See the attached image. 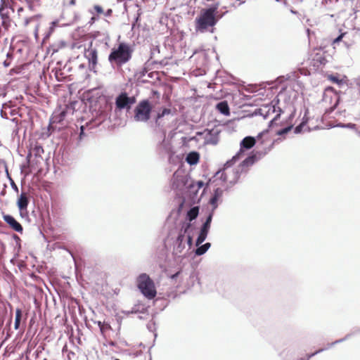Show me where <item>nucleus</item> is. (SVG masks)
I'll return each mask as SVG.
<instances>
[{
	"label": "nucleus",
	"instance_id": "nucleus-33",
	"mask_svg": "<svg viewBox=\"0 0 360 360\" xmlns=\"http://www.w3.org/2000/svg\"><path fill=\"white\" fill-rule=\"evenodd\" d=\"M196 186H197L196 192H198V191L204 186V183L202 181H198V182H196Z\"/></svg>",
	"mask_w": 360,
	"mask_h": 360
},
{
	"label": "nucleus",
	"instance_id": "nucleus-26",
	"mask_svg": "<svg viewBox=\"0 0 360 360\" xmlns=\"http://www.w3.org/2000/svg\"><path fill=\"white\" fill-rule=\"evenodd\" d=\"M171 113V110L169 108H164L158 114V119H160L163 117L165 115H169Z\"/></svg>",
	"mask_w": 360,
	"mask_h": 360
},
{
	"label": "nucleus",
	"instance_id": "nucleus-36",
	"mask_svg": "<svg viewBox=\"0 0 360 360\" xmlns=\"http://www.w3.org/2000/svg\"><path fill=\"white\" fill-rule=\"evenodd\" d=\"M107 343L110 345V346H112V347H115L117 345V343L112 340H108L107 341Z\"/></svg>",
	"mask_w": 360,
	"mask_h": 360
},
{
	"label": "nucleus",
	"instance_id": "nucleus-34",
	"mask_svg": "<svg viewBox=\"0 0 360 360\" xmlns=\"http://www.w3.org/2000/svg\"><path fill=\"white\" fill-rule=\"evenodd\" d=\"M36 150L37 154H39L41 152H44L42 147L36 146L34 148Z\"/></svg>",
	"mask_w": 360,
	"mask_h": 360
},
{
	"label": "nucleus",
	"instance_id": "nucleus-43",
	"mask_svg": "<svg viewBox=\"0 0 360 360\" xmlns=\"http://www.w3.org/2000/svg\"><path fill=\"white\" fill-rule=\"evenodd\" d=\"M69 4L70 5H75L76 4V0H70Z\"/></svg>",
	"mask_w": 360,
	"mask_h": 360
},
{
	"label": "nucleus",
	"instance_id": "nucleus-5",
	"mask_svg": "<svg viewBox=\"0 0 360 360\" xmlns=\"http://www.w3.org/2000/svg\"><path fill=\"white\" fill-rule=\"evenodd\" d=\"M136 103V98L134 96H128L126 92L121 93L115 100L116 108L119 110L122 109H130L131 105Z\"/></svg>",
	"mask_w": 360,
	"mask_h": 360
},
{
	"label": "nucleus",
	"instance_id": "nucleus-19",
	"mask_svg": "<svg viewBox=\"0 0 360 360\" xmlns=\"http://www.w3.org/2000/svg\"><path fill=\"white\" fill-rule=\"evenodd\" d=\"M199 208L198 207H193L187 213L189 221L194 220L198 215Z\"/></svg>",
	"mask_w": 360,
	"mask_h": 360
},
{
	"label": "nucleus",
	"instance_id": "nucleus-16",
	"mask_svg": "<svg viewBox=\"0 0 360 360\" xmlns=\"http://www.w3.org/2000/svg\"><path fill=\"white\" fill-rule=\"evenodd\" d=\"M216 108L221 114L224 115H229L230 109L227 101H224L219 102V103L217 104Z\"/></svg>",
	"mask_w": 360,
	"mask_h": 360
},
{
	"label": "nucleus",
	"instance_id": "nucleus-30",
	"mask_svg": "<svg viewBox=\"0 0 360 360\" xmlns=\"http://www.w3.org/2000/svg\"><path fill=\"white\" fill-rule=\"evenodd\" d=\"M212 214H210L205 222L203 224V225H206L207 227L210 228V224H211V221H212Z\"/></svg>",
	"mask_w": 360,
	"mask_h": 360
},
{
	"label": "nucleus",
	"instance_id": "nucleus-17",
	"mask_svg": "<svg viewBox=\"0 0 360 360\" xmlns=\"http://www.w3.org/2000/svg\"><path fill=\"white\" fill-rule=\"evenodd\" d=\"M200 155L197 152H191L189 153L186 158V162L191 165H196L199 162Z\"/></svg>",
	"mask_w": 360,
	"mask_h": 360
},
{
	"label": "nucleus",
	"instance_id": "nucleus-21",
	"mask_svg": "<svg viewBox=\"0 0 360 360\" xmlns=\"http://www.w3.org/2000/svg\"><path fill=\"white\" fill-rule=\"evenodd\" d=\"M210 245H211L210 243H207L198 247L195 250V254L197 255H202L205 254L207 252V250L210 248Z\"/></svg>",
	"mask_w": 360,
	"mask_h": 360
},
{
	"label": "nucleus",
	"instance_id": "nucleus-11",
	"mask_svg": "<svg viewBox=\"0 0 360 360\" xmlns=\"http://www.w3.org/2000/svg\"><path fill=\"white\" fill-rule=\"evenodd\" d=\"M4 220L9 225V226L14 231L22 233L23 231L21 224L18 222L15 218L11 215L6 214L3 217Z\"/></svg>",
	"mask_w": 360,
	"mask_h": 360
},
{
	"label": "nucleus",
	"instance_id": "nucleus-42",
	"mask_svg": "<svg viewBox=\"0 0 360 360\" xmlns=\"http://www.w3.org/2000/svg\"><path fill=\"white\" fill-rule=\"evenodd\" d=\"M282 139H275L273 143H272V146H274L276 143H278L279 141H281Z\"/></svg>",
	"mask_w": 360,
	"mask_h": 360
},
{
	"label": "nucleus",
	"instance_id": "nucleus-18",
	"mask_svg": "<svg viewBox=\"0 0 360 360\" xmlns=\"http://www.w3.org/2000/svg\"><path fill=\"white\" fill-rule=\"evenodd\" d=\"M222 194H223V191L221 188H218L214 191V195L210 199V203L212 205H214V207H217V202L218 200L221 197Z\"/></svg>",
	"mask_w": 360,
	"mask_h": 360
},
{
	"label": "nucleus",
	"instance_id": "nucleus-37",
	"mask_svg": "<svg viewBox=\"0 0 360 360\" xmlns=\"http://www.w3.org/2000/svg\"><path fill=\"white\" fill-rule=\"evenodd\" d=\"M268 131H264L262 133L259 134L257 136V139H259L262 136H264L265 134H266Z\"/></svg>",
	"mask_w": 360,
	"mask_h": 360
},
{
	"label": "nucleus",
	"instance_id": "nucleus-23",
	"mask_svg": "<svg viewBox=\"0 0 360 360\" xmlns=\"http://www.w3.org/2000/svg\"><path fill=\"white\" fill-rule=\"evenodd\" d=\"M1 25L6 29V30H8V27H10L11 25V19L9 18V16H6V17H4V19L2 20V22H1Z\"/></svg>",
	"mask_w": 360,
	"mask_h": 360
},
{
	"label": "nucleus",
	"instance_id": "nucleus-15",
	"mask_svg": "<svg viewBox=\"0 0 360 360\" xmlns=\"http://www.w3.org/2000/svg\"><path fill=\"white\" fill-rule=\"evenodd\" d=\"M238 159V156L237 155H235L232 158L231 160L227 161L226 162V164L224 165V171L221 172V176H220V178L224 181V182H228V178H227V174H226V169L228 168L229 167H231L232 165H233L236 161Z\"/></svg>",
	"mask_w": 360,
	"mask_h": 360
},
{
	"label": "nucleus",
	"instance_id": "nucleus-10",
	"mask_svg": "<svg viewBox=\"0 0 360 360\" xmlns=\"http://www.w3.org/2000/svg\"><path fill=\"white\" fill-rule=\"evenodd\" d=\"M67 109L68 107L65 106L63 108H59L58 109L56 110L51 118V124L61 123L66 116Z\"/></svg>",
	"mask_w": 360,
	"mask_h": 360
},
{
	"label": "nucleus",
	"instance_id": "nucleus-32",
	"mask_svg": "<svg viewBox=\"0 0 360 360\" xmlns=\"http://www.w3.org/2000/svg\"><path fill=\"white\" fill-rule=\"evenodd\" d=\"M94 9L98 13H102L103 12L102 7L98 5L94 6Z\"/></svg>",
	"mask_w": 360,
	"mask_h": 360
},
{
	"label": "nucleus",
	"instance_id": "nucleus-12",
	"mask_svg": "<svg viewBox=\"0 0 360 360\" xmlns=\"http://www.w3.org/2000/svg\"><path fill=\"white\" fill-rule=\"evenodd\" d=\"M256 143V139L252 136H246L240 142V151L252 148Z\"/></svg>",
	"mask_w": 360,
	"mask_h": 360
},
{
	"label": "nucleus",
	"instance_id": "nucleus-25",
	"mask_svg": "<svg viewBox=\"0 0 360 360\" xmlns=\"http://www.w3.org/2000/svg\"><path fill=\"white\" fill-rule=\"evenodd\" d=\"M255 156L252 155V156L248 157L245 160H243V164L244 165H252L255 162Z\"/></svg>",
	"mask_w": 360,
	"mask_h": 360
},
{
	"label": "nucleus",
	"instance_id": "nucleus-8",
	"mask_svg": "<svg viewBox=\"0 0 360 360\" xmlns=\"http://www.w3.org/2000/svg\"><path fill=\"white\" fill-rule=\"evenodd\" d=\"M327 79L331 82L336 84L340 88L347 89L349 86V80L345 75L341 76L338 74L328 75H327Z\"/></svg>",
	"mask_w": 360,
	"mask_h": 360
},
{
	"label": "nucleus",
	"instance_id": "nucleus-13",
	"mask_svg": "<svg viewBox=\"0 0 360 360\" xmlns=\"http://www.w3.org/2000/svg\"><path fill=\"white\" fill-rule=\"evenodd\" d=\"M210 228L206 225H202L200 234L196 240V245H199L202 243L207 238Z\"/></svg>",
	"mask_w": 360,
	"mask_h": 360
},
{
	"label": "nucleus",
	"instance_id": "nucleus-38",
	"mask_svg": "<svg viewBox=\"0 0 360 360\" xmlns=\"http://www.w3.org/2000/svg\"><path fill=\"white\" fill-rule=\"evenodd\" d=\"M104 322H105V321H103V322H102V321H100L97 322V324H98V327H99V328H100V330H101V328H102V327H103V326Z\"/></svg>",
	"mask_w": 360,
	"mask_h": 360
},
{
	"label": "nucleus",
	"instance_id": "nucleus-45",
	"mask_svg": "<svg viewBox=\"0 0 360 360\" xmlns=\"http://www.w3.org/2000/svg\"><path fill=\"white\" fill-rule=\"evenodd\" d=\"M30 156H31V153H30L27 155V158L28 161L30 160Z\"/></svg>",
	"mask_w": 360,
	"mask_h": 360
},
{
	"label": "nucleus",
	"instance_id": "nucleus-29",
	"mask_svg": "<svg viewBox=\"0 0 360 360\" xmlns=\"http://www.w3.org/2000/svg\"><path fill=\"white\" fill-rule=\"evenodd\" d=\"M323 350V349H319V350H317L316 352H314V353H312V354H307V358H306L305 359H301V360H309V359H310V358H311L312 356H314V355H316V354H318V353H319V352H322Z\"/></svg>",
	"mask_w": 360,
	"mask_h": 360
},
{
	"label": "nucleus",
	"instance_id": "nucleus-22",
	"mask_svg": "<svg viewBox=\"0 0 360 360\" xmlns=\"http://www.w3.org/2000/svg\"><path fill=\"white\" fill-rule=\"evenodd\" d=\"M112 330V327L110 323L107 322H104L103 326L101 330V333L103 336H105V334L108 331Z\"/></svg>",
	"mask_w": 360,
	"mask_h": 360
},
{
	"label": "nucleus",
	"instance_id": "nucleus-27",
	"mask_svg": "<svg viewBox=\"0 0 360 360\" xmlns=\"http://www.w3.org/2000/svg\"><path fill=\"white\" fill-rule=\"evenodd\" d=\"M345 34H346V32L340 34L337 38L333 39L332 44L333 46H335L336 44L339 43L340 41H342V39L345 36Z\"/></svg>",
	"mask_w": 360,
	"mask_h": 360
},
{
	"label": "nucleus",
	"instance_id": "nucleus-4",
	"mask_svg": "<svg viewBox=\"0 0 360 360\" xmlns=\"http://www.w3.org/2000/svg\"><path fill=\"white\" fill-rule=\"evenodd\" d=\"M152 105L148 100H143L139 103L134 109V119L136 122H147L150 117Z\"/></svg>",
	"mask_w": 360,
	"mask_h": 360
},
{
	"label": "nucleus",
	"instance_id": "nucleus-6",
	"mask_svg": "<svg viewBox=\"0 0 360 360\" xmlns=\"http://www.w3.org/2000/svg\"><path fill=\"white\" fill-rule=\"evenodd\" d=\"M311 53V60L313 63V65L317 68L319 67L326 65L327 63V59L325 55V52L322 49H316Z\"/></svg>",
	"mask_w": 360,
	"mask_h": 360
},
{
	"label": "nucleus",
	"instance_id": "nucleus-2",
	"mask_svg": "<svg viewBox=\"0 0 360 360\" xmlns=\"http://www.w3.org/2000/svg\"><path fill=\"white\" fill-rule=\"evenodd\" d=\"M133 51L129 44L120 42L111 49L108 56V61L112 66L120 68L131 59Z\"/></svg>",
	"mask_w": 360,
	"mask_h": 360
},
{
	"label": "nucleus",
	"instance_id": "nucleus-1",
	"mask_svg": "<svg viewBox=\"0 0 360 360\" xmlns=\"http://www.w3.org/2000/svg\"><path fill=\"white\" fill-rule=\"evenodd\" d=\"M219 2L214 3L210 8H202L195 20V26L197 31L204 32L210 27H214L223 14H219L218 9Z\"/></svg>",
	"mask_w": 360,
	"mask_h": 360
},
{
	"label": "nucleus",
	"instance_id": "nucleus-9",
	"mask_svg": "<svg viewBox=\"0 0 360 360\" xmlns=\"http://www.w3.org/2000/svg\"><path fill=\"white\" fill-rule=\"evenodd\" d=\"M29 205L28 194L22 192L19 195L17 200V206L19 209L20 214L22 215L24 213H27V206Z\"/></svg>",
	"mask_w": 360,
	"mask_h": 360
},
{
	"label": "nucleus",
	"instance_id": "nucleus-14",
	"mask_svg": "<svg viewBox=\"0 0 360 360\" xmlns=\"http://www.w3.org/2000/svg\"><path fill=\"white\" fill-rule=\"evenodd\" d=\"M40 18H41V15H35L31 16L30 18H26L23 20L22 25H23V26L27 27V26H28V25L30 22H35L36 23V31L37 32L38 28L39 27V21Z\"/></svg>",
	"mask_w": 360,
	"mask_h": 360
},
{
	"label": "nucleus",
	"instance_id": "nucleus-41",
	"mask_svg": "<svg viewBox=\"0 0 360 360\" xmlns=\"http://www.w3.org/2000/svg\"><path fill=\"white\" fill-rule=\"evenodd\" d=\"M325 90H326V91H333L334 88L332 86H328V87H326Z\"/></svg>",
	"mask_w": 360,
	"mask_h": 360
},
{
	"label": "nucleus",
	"instance_id": "nucleus-20",
	"mask_svg": "<svg viewBox=\"0 0 360 360\" xmlns=\"http://www.w3.org/2000/svg\"><path fill=\"white\" fill-rule=\"evenodd\" d=\"M21 318H22V310L20 309H17L15 310V324H14V328L15 330H18L20 327Z\"/></svg>",
	"mask_w": 360,
	"mask_h": 360
},
{
	"label": "nucleus",
	"instance_id": "nucleus-35",
	"mask_svg": "<svg viewBox=\"0 0 360 360\" xmlns=\"http://www.w3.org/2000/svg\"><path fill=\"white\" fill-rule=\"evenodd\" d=\"M302 128V124H300V125L297 126L295 128V133L298 134V133L301 132Z\"/></svg>",
	"mask_w": 360,
	"mask_h": 360
},
{
	"label": "nucleus",
	"instance_id": "nucleus-31",
	"mask_svg": "<svg viewBox=\"0 0 360 360\" xmlns=\"http://www.w3.org/2000/svg\"><path fill=\"white\" fill-rule=\"evenodd\" d=\"M3 6L1 4V7L0 8V15L1 16V19L3 20L4 19V17H6V16H8V15L7 13H5L4 11V9L3 8Z\"/></svg>",
	"mask_w": 360,
	"mask_h": 360
},
{
	"label": "nucleus",
	"instance_id": "nucleus-28",
	"mask_svg": "<svg viewBox=\"0 0 360 360\" xmlns=\"http://www.w3.org/2000/svg\"><path fill=\"white\" fill-rule=\"evenodd\" d=\"M58 21H53L49 27V34L52 33L54 31L55 27L58 25Z\"/></svg>",
	"mask_w": 360,
	"mask_h": 360
},
{
	"label": "nucleus",
	"instance_id": "nucleus-39",
	"mask_svg": "<svg viewBox=\"0 0 360 360\" xmlns=\"http://www.w3.org/2000/svg\"><path fill=\"white\" fill-rule=\"evenodd\" d=\"M11 185H12V187L15 190V191L18 192V188L16 186V184L14 183V181H12Z\"/></svg>",
	"mask_w": 360,
	"mask_h": 360
},
{
	"label": "nucleus",
	"instance_id": "nucleus-3",
	"mask_svg": "<svg viewBox=\"0 0 360 360\" xmlns=\"http://www.w3.org/2000/svg\"><path fill=\"white\" fill-rule=\"evenodd\" d=\"M136 283L138 288L146 298L152 300L156 296L155 283L148 274H141L136 279Z\"/></svg>",
	"mask_w": 360,
	"mask_h": 360
},
{
	"label": "nucleus",
	"instance_id": "nucleus-40",
	"mask_svg": "<svg viewBox=\"0 0 360 360\" xmlns=\"http://www.w3.org/2000/svg\"><path fill=\"white\" fill-rule=\"evenodd\" d=\"M179 274H180V271L176 272V274H174L172 276H171V278L174 279V278H176L179 276Z\"/></svg>",
	"mask_w": 360,
	"mask_h": 360
},
{
	"label": "nucleus",
	"instance_id": "nucleus-44",
	"mask_svg": "<svg viewBox=\"0 0 360 360\" xmlns=\"http://www.w3.org/2000/svg\"><path fill=\"white\" fill-rule=\"evenodd\" d=\"M190 226H191L190 224H187V226H186V229L184 230V233H186L187 231V230L190 228Z\"/></svg>",
	"mask_w": 360,
	"mask_h": 360
},
{
	"label": "nucleus",
	"instance_id": "nucleus-46",
	"mask_svg": "<svg viewBox=\"0 0 360 360\" xmlns=\"http://www.w3.org/2000/svg\"><path fill=\"white\" fill-rule=\"evenodd\" d=\"M307 33H308V36L310 38V30H309V29H307Z\"/></svg>",
	"mask_w": 360,
	"mask_h": 360
},
{
	"label": "nucleus",
	"instance_id": "nucleus-7",
	"mask_svg": "<svg viewBox=\"0 0 360 360\" xmlns=\"http://www.w3.org/2000/svg\"><path fill=\"white\" fill-rule=\"evenodd\" d=\"M84 56L88 60L90 67L94 68L98 63V52L97 50L92 47V43L89 47L85 50Z\"/></svg>",
	"mask_w": 360,
	"mask_h": 360
},
{
	"label": "nucleus",
	"instance_id": "nucleus-24",
	"mask_svg": "<svg viewBox=\"0 0 360 360\" xmlns=\"http://www.w3.org/2000/svg\"><path fill=\"white\" fill-rule=\"evenodd\" d=\"M292 129V126H289L276 131V135L283 136L288 134Z\"/></svg>",
	"mask_w": 360,
	"mask_h": 360
},
{
	"label": "nucleus",
	"instance_id": "nucleus-47",
	"mask_svg": "<svg viewBox=\"0 0 360 360\" xmlns=\"http://www.w3.org/2000/svg\"><path fill=\"white\" fill-rule=\"evenodd\" d=\"M115 360H120L119 359H115Z\"/></svg>",
	"mask_w": 360,
	"mask_h": 360
}]
</instances>
